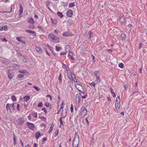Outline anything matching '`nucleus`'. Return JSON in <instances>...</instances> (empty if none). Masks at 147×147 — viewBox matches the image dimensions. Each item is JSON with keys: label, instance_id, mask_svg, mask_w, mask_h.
I'll use <instances>...</instances> for the list:
<instances>
[{"label": "nucleus", "instance_id": "46", "mask_svg": "<svg viewBox=\"0 0 147 147\" xmlns=\"http://www.w3.org/2000/svg\"><path fill=\"white\" fill-rule=\"evenodd\" d=\"M20 72L22 73V74H28V73L25 70H23L22 71H20Z\"/></svg>", "mask_w": 147, "mask_h": 147}, {"label": "nucleus", "instance_id": "18", "mask_svg": "<svg viewBox=\"0 0 147 147\" xmlns=\"http://www.w3.org/2000/svg\"><path fill=\"white\" fill-rule=\"evenodd\" d=\"M27 22L28 23L34 24L35 22L33 20V19L32 18H29L28 21Z\"/></svg>", "mask_w": 147, "mask_h": 147}, {"label": "nucleus", "instance_id": "34", "mask_svg": "<svg viewBox=\"0 0 147 147\" xmlns=\"http://www.w3.org/2000/svg\"><path fill=\"white\" fill-rule=\"evenodd\" d=\"M13 66L16 69H18L19 68V65L16 64H14Z\"/></svg>", "mask_w": 147, "mask_h": 147}, {"label": "nucleus", "instance_id": "57", "mask_svg": "<svg viewBox=\"0 0 147 147\" xmlns=\"http://www.w3.org/2000/svg\"><path fill=\"white\" fill-rule=\"evenodd\" d=\"M73 109H74V108H73V105L72 104H71V106L70 107L71 111V113L73 112Z\"/></svg>", "mask_w": 147, "mask_h": 147}, {"label": "nucleus", "instance_id": "41", "mask_svg": "<svg viewBox=\"0 0 147 147\" xmlns=\"http://www.w3.org/2000/svg\"><path fill=\"white\" fill-rule=\"evenodd\" d=\"M56 51H60L61 49V47H58L57 46H56Z\"/></svg>", "mask_w": 147, "mask_h": 147}, {"label": "nucleus", "instance_id": "16", "mask_svg": "<svg viewBox=\"0 0 147 147\" xmlns=\"http://www.w3.org/2000/svg\"><path fill=\"white\" fill-rule=\"evenodd\" d=\"M67 25L68 26H70L72 23V20L71 19H69L66 22Z\"/></svg>", "mask_w": 147, "mask_h": 147}, {"label": "nucleus", "instance_id": "25", "mask_svg": "<svg viewBox=\"0 0 147 147\" xmlns=\"http://www.w3.org/2000/svg\"><path fill=\"white\" fill-rule=\"evenodd\" d=\"M75 86L78 89V90H79V91L80 92H82V91H81L80 90L78 89V88H79V86H81L82 87V85H81L79 84H75Z\"/></svg>", "mask_w": 147, "mask_h": 147}, {"label": "nucleus", "instance_id": "7", "mask_svg": "<svg viewBox=\"0 0 147 147\" xmlns=\"http://www.w3.org/2000/svg\"><path fill=\"white\" fill-rule=\"evenodd\" d=\"M26 125L29 129L32 130L34 129L35 126L33 123L28 122L27 123Z\"/></svg>", "mask_w": 147, "mask_h": 147}, {"label": "nucleus", "instance_id": "28", "mask_svg": "<svg viewBox=\"0 0 147 147\" xmlns=\"http://www.w3.org/2000/svg\"><path fill=\"white\" fill-rule=\"evenodd\" d=\"M11 104L8 103L6 105V107L7 109V110H8V109H9L10 111H11V109L10 108Z\"/></svg>", "mask_w": 147, "mask_h": 147}, {"label": "nucleus", "instance_id": "31", "mask_svg": "<svg viewBox=\"0 0 147 147\" xmlns=\"http://www.w3.org/2000/svg\"><path fill=\"white\" fill-rule=\"evenodd\" d=\"M62 76L61 74H60L59 75V76L58 78V79L59 80V81L60 83L62 82Z\"/></svg>", "mask_w": 147, "mask_h": 147}, {"label": "nucleus", "instance_id": "50", "mask_svg": "<svg viewBox=\"0 0 147 147\" xmlns=\"http://www.w3.org/2000/svg\"><path fill=\"white\" fill-rule=\"evenodd\" d=\"M72 53L71 52H69V54L68 55V57L69 58H70L72 56Z\"/></svg>", "mask_w": 147, "mask_h": 147}, {"label": "nucleus", "instance_id": "37", "mask_svg": "<svg viewBox=\"0 0 147 147\" xmlns=\"http://www.w3.org/2000/svg\"><path fill=\"white\" fill-rule=\"evenodd\" d=\"M74 3H71L69 4V7H73L74 6Z\"/></svg>", "mask_w": 147, "mask_h": 147}, {"label": "nucleus", "instance_id": "35", "mask_svg": "<svg viewBox=\"0 0 147 147\" xmlns=\"http://www.w3.org/2000/svg\"><path fill=\"white\" fill-rule=\"evenodd\" d=\"M32 115L34 117H37V113L33 112L32 113Z\"/></svg>", "mask_w": 147, "mask_h": 147}, {"label": "nucleus", "instance_id": "40", "mask_svg": "<svg viewBox=\"0 0 147 147\" xmlns=\"http://www.w3.org/2000/svg\"><path fill=\"white\" fill-rule=\"evenodd\" d=\"M118 66L119 67L121 68H123V64L122 63H120Z\"/></svg>", "mask_w": 147, "mask_h": 147}, {"label": "nucleus", "instance_id": "30", "mask_svg": "<svg viewBox=\"0 0 147 147\" xmlns=\"http://www.w3.org/2000/svg\"><path fill=\"white\" fill-rule=\"evenodd\" d=\"M11 99L13 101H16L17 100L16 97L13 95L11 96Z\"/></svg>", "mask_w": 147, "mask_h": 147}, {"label": "nucleus", "instance_id": "24", "mask_svg": "<svg viewBox=\"0 0 147 147\" xmlns=\"http://www.w3.org/2000/svg\"><path fill=\"white\" fill-rule=\"evenodd\" d=\"M34 24L30 23L28 25V28L30 29H32L34 28Z\"/></svg>", "mask_w": 147, "mask_h": 147}, {"label": "nucleus", "instance_id": "19", "mask_svg": "<svg viewBox=\"0 0 147 147\" xmlns=\"http://www.w3.org/2000/svg\"><path fill=\"white\" fill-rule=\"evenodd\" d=\"M62 34L63 36H71V34H70L67 32H63Z\"/></svg>", "mask_w": 147, "mask_h": 147}, {"label": "nucleus", "instance_id": "22", "mask_svg": "<svg viewBox=\"0 0 147 147\" xmlns=\"http://www.w3.org/2000/svg\"><path fill=\"white\" fill-rule=\"evenodd\" d=\"M26 31L28 33H31L32 34H34V36H36L35 34H36L35 32L34 31H32L30 30H26Z\"/></svg>", "mask_w": 147, "mask_h": 147}, {"label": "nucleus", "instance_id": "27", "mask_svg": "<svg viewBox=\"0 0 147 147\" xmlns=\"http://www.w3.org/2000/svg\"><path fill=\"white\" fill-rule=\"evenodd\" d=\"M17 77L18 79L21 78L22 80L23 79V78L24 77V75L23 74H19L17 76Z\"/></svg>", "mask_w": 147, "mask_h": 147}, {"label": "nucleus", "instance_id": "10", "mask_svg": "<svg viewBox=\"0 0 147 147\" xmlns=\"http://www.w3.org/2000/svg\"><path fill=\"white\" fill-rule=\"evenodd\" d=\"M73 15V12L71 9H69L66 12V15L68 17H71Z\"/></svg>", "mask_w": 147, "mask_h": 147}, {"label": "nucleus", "instance_id": "45", "mask_svg": "<svg viewBox=\"0 0 147 147\" xmlns=\"http://www.w3.org/2000/svg\"><path fill=\"white\" fill-rule=\"evenodd\" d=\"M64 104V102L63 101H62V103H61V104L60 105V109H63V105Z\"/></svg>", "mask_w": 147, "mask_h": 147}, {"label": "nucleus", "instance_id": "26", "mask_svg": "<svg viewBox=\"0 0 147 147\" xmlns=\"http://www.w3.org/2000/svg\"><path fill=\"white\" fill-rule=\"evenodd\" d=\"M110 90L111 91V93L112 94V96L114 97H115L116 95L115 93L113 91V90L112 88H110Z\"/></svg>", "mask_w": 147, "mask_h": 147}, {"label": "nucleus", "instance_id": "62", "mask_svg": "<svg viewBox=\"0 0 147 147\" xmlns=\"http://www.w3.org/2000/svg\"><path fill=\"white\" fill-rule=\"evenodd\" d=\"M86 96H87V94H86L84 96H82L81 97L83 99H85L86 98Z\"/></svg>", "mask_w": 147, "mask_h": 147}, {"label": "nucleus", "instance_id": "33", "mask_svg": "<svg viewBox=\"0 0 147 147\" xmlns=\"http://www.w3.org/2000/svg\"><path fill=\"white\" fill-rule=\"evenodd\" d=\"M51 20L53 24H56L57 21L55 19H53L51 18Z\"/></svg>", "mask_w": 147, "mask_h": 147}, {"label": "nucleus", "instance_id": "38", "mask_svg": "<svg viewBox=\"0 0 147 147\" xmlns=\"http://www.w3.org/2000/svg\"><path fill=\"white\" fill-rule=\"evenodd\" d=\"M47 47L51 51V50H52V49H53V48L51 46L47 44Z\"/></svg>", "mask_w": 147, "mask_h": 147}, {"label": "nucleus", "instance_id": "20", "mask_svg": "<svg viewBox=\"0 0 147 147\" xmlns=\"http://www.w3.org/2000/svg\"><path fill=\"white\" fill-rule=\"evenodd\" d=\"M7 27L6 26L0 27V30L1 31L6 30L7 29Z\"/></svg>", "mask_w": 147, "mask_h": 147}, {"label": "nucleus", "instance_id": "15", "mask_svg": "<svg viewBox=\"0 0 147 147\" xmlns=\"http://www.w3.org/2000/svg\"><path fill=\"white\" fill-rule=\"evenodd\" d=\"M19 14L20 15H21L23 13V8L22 6V5L20 4L19 6Z\"/></svg>", "mask_w": 147, "mask_h": 147}, {"label": "nucleus", "instance_id": "12", "mask_svg": "<svg viewBox=\"0 0 147 147\" xmlns=\"http://www.w3.org/2000/svg\"><path fill=\"white\" fill-rule=\"evenodd\" d=\"M119 20L122 23H124L126 21L124 16L121 17L119 19Z\"/></svg>", "mask_w": 147, "mask_h": 147}, {"label": "nucleus", "instance_id": "36", "mask_svg": "<svg viewBox=\"0 0 147 147\" xmlns=\"http://www.w3.org/2000/svg\"><path fill=\"white\" fill-rule=\"evenodd\" d=\"M89 84H90V85L91 86H93V87H95V83L94 82H92L91 83H89Z\"/></svg>", "mask_w": 147, "mask_h": 147}, {"label": "nucleus", "instance_id": "44", "mask_svg": "<svg viewBox=\"0 0 147 147\" xmlns=\"http://www.w3.org/2000/svg\"><path fill=\"white\" fill-rule=\"evenodd\" d=\"M47 97L48 98H49L50 100L51 101L52 100V98L50 94H48L47 96Z\"/></svg>", "mask_w": 147, "mask_h": 147}, {"label": "nucleus", "instance_id": "21", "mask_svg": "<svg viewBox=\"0 0 147 147\" xmlns=\"http://www.w3.org/2000/svg\"><path fill=\"white\" fill-rule=\"evenodd\" d=\"M54 126V125L52 123L51 127H50L49 130L48 131V133H50L52 131L53 129V127Z\"/></svg>", "mask_w": 147, "mask_h": 147}, {"label": "nucleus", "instance_id": "32", "mask_svg": "<svg viewBox=\"0 0 147 147\" xmlns=\"http://www.w3.org/2000/svg\"><path fill=\"white\" fill-rule=\"evenodd\" d=\"M22 61L24 63H26L28 61V59L26 57H24L22 58Z\"/></svg>", "mask_w": 147, "mask_h": 147}, {"label": "nucleus", "instance_id": "4", "mask_svg": "<svg viewBox=\"0 0 147 147\" xmlns=\"http://www.w3.org/2000/svg\"><path fill=\"white\" fill-rule=\"evenodd\" d=\"M80 112V115L81 116L84 117L86 115L87 111L85 107L82 106L81 108Z\"/></svg>", "mask_w": 147, "mask_h": 147}, {"label": "nucleus", "instance_id": "11", "mask_svg": "<svg viewBox=\"0 0 147 147\" xmlns=\"http://www.w3.org/2000/svg\"><path fill=\"white\" fill-rule=\"evenodd\" d=\"M94 34L93 32L90 30L88 34L87 35V37L89 39L94 36Z\"/></svg>", "mask_w": 147, "mask_h": 147}, {"label": "nucleus", "instance_id": "1", "mask_svg": "<svg viewBox=\"0 0 147 147\" xmlns=\"http://www.w3.org/2000/svg\"><path fill=\"white\" fill-rule=\"evenodd\" d=\"M48 38L50 41L53 42L55 43L59 42V39L53 34H50L48 36Z\"/></svg>", "mask_w": 147, "mask_h": 147}, {"label": "nucleus", "instance_id": "14", "mask_svg": "<svg viewBox=\"0 0 147 147\" xmlns=\"http://www.w3.org/2000/svg\"><path fill=\"white\" fill-rule=\"evenodd\" d=\"M24 101L25 102H27L30 99V96H24L23 98Z\"/></svg>", "mask_w": 147, "mask_h": 147}, {"label": "nucleus", "instance_id": "43", "mask_svg": "<svg viewBox=\"0 0 147 147\" xmlns=\"http://www.w3.org/2000/svg\"><path fill=\"white\" fill-rule=\"evenodd\" d=\"M43 105L42 102H40L37 105V106L38 107H42Z\"/></svg>", "mask_w": 147, "mask_h": 147}, {"label": "nucleus", "instance_id": "56", "mask_svg": "<svg viewBox=\"0 0 147 147\" xmlns=\"http://www.w3.org/2000/svg\"><path fill=\"white\" fill-rule=\"evenodd\" d=\"M66 54V52H62L60 53V55H65Z\"/></svg>", "mask_w": 147, "mask_h": 147}, {"label": "nucleus", "instance_id": "48", "mask_svg": "<svg viewBox=\"0 0 147 147\" xmlns=\"http://www.w3.org/2000/svg\"><path fill=\"white\" fill-rule=\"evenodd\" d=\"M41 120L43 121H46V118L45 117H43L42 116V117H41Z\"/></svg>", "mask_w": 147, "mask_h": 147}, {"label": "nucleus", "instance_id": "8", "mask_svg": "<svg viewBox=\"0 0 147 147\" xmlns=\"http://www.w3.org/2000/svg\"><path fill=\"white\" fill-rule=\"evenodd\" d=\"M82 95L81 93H79L76 94V99L78 100V102L80 103L81 101Z\"/></svg>", "mask_w": 147, "mask_h": 147}, {"label": "nucleus", "instance_id": "63", "mask_svg": "<svg viewBox=\"0 0 147 147\" xmlns=\"http://www.w3.org/2000/svg\"><path fill=\"white\" fill-rule=\"evenodd\" d=\"M2 41L3 42H4V41H7V40L5 39V38H3L2 39Z\"/></svg>", "mask_w": 147, "mask_h": 147}, {"label": "nucleus", "instance_id": "52", "mask_svg": "<svg viewBox=\"0 0 147 147\" xmlns=\"http://www.w3.org/2000/svg\"><path fill=\"white\" fill-rule=\"evenodd\" d=\"M20 108V105L19 104H18L17 106L16 109L18 111H20V109H19Z\"/></svg>", "mask_w": 147, "mask_h": 147}, {"label": "nucleus", "instance_id": "29", "mask_svg": "<svg viewBox=\"0 0 147 147\" xmlns=\"http://www.w3.org/2000/svg\"><path fill=\"white\" fill-rule=\"evenodd\" d=\"M57 15H58V16L61 18H62L63 15L62 14V13L60 12H58L57 13Z\"/></svg>", "mask_w": 147, "mask_h": 147}, {"label": "nucleus", "instance_id": "59", "mask_svg": "<svg viewBox=\"0 0 147 147\" xmlns=\"http://www.w3.org/2000/svg\"><path fill=\"white\" fill-rule=\"evenodd\" d=\"M34 88L37 91L39 90V89L38 88L35 86H34Z\"/></svg>", "mask_w": 147, "mask_h": 147}, {"label": "nucleus", "instance_id": "23", "mask_svg": "<svg viewBox=\"0 0 147 147\" xmlns=\"http://www.w3.org/2000/svg\"><path fill=\"white\" fill-rule=\"evenodd\" d=\"M35 134V137L36 139H38L41 136V134L39 132H36Z\"/></svg>", "mask_w": 147, "mask_h": 147}, {"label": "nucleus", "instance_id": "5", "mask_svg": "<svg viewBox=\"0 0 147 147\" xmlns=\"http://www.w3.org/2000/svg\"><path fill=\"white\" fill-rule=\"evenodd\" d=\"M67 105L66 107L63 110V109L61 113V115L63 118H65L66 116L67 112Z\"/></svg>", "mask_w": 147, "mask_h": 147}, {"label": "nucleus", "instance_id": "51", "mask_svg": "<svg viewBox=\"0 0 147 147\" xmlns=\"http://www.w3.org/2000/svg\"><path fill=\"white\" fill-rule=\"evenodd\" d=\"M143 45V44L142 42H140V43L139 44V49H141L142 47V46Z\"/></svg>", "mask_w": 147, "mask_h": 147}, {"label": "nucleus", "instance_id": "6", "mask_svg": "<svg viewBox=\"0 0 147 147\" xmlns=\"http://www.w3.org/2000/svg\"><path fill=\"white\" fill-rule=\"evenodd\" d=\"M7 77L9 79H11L14 76L13 72L11 70H9L7 73Z\"/></svg>", "mask_w": 147, "mask_h": 147}, {"label": "nucleus", "instance_id": "60", "mask_svg": "<svg viewBox=\"0 0 147 147\" xmlns=\"http://www.w3.org/2000/svg\"><path fill=\"white\" fill-rule=\"evenodd\" d=\"M45 50L46 53L47 55H49V56H50V55H49V53H48V52H47V49H46L45 48Z\"/></svg>", "mask_w": 147, "mask_h": 147}, {"label": "nucleus", "instance_id": "58", "mask_svg": "<svg viewBox=\"0 0 147 147\" xmlns=\"http://www.w3.org/2000/svg\"><path fill=\"white\" fill-rule=\"evenodd\" d=\"M49 103H45V106H46L47 107H49Z\"/></svg>", "mask_w": 147, "mask_h": 147}, {"label": "nucleus", "instance_id": "9", "mask_svg": "<svg viewBox=\"0 0 147 147\" xmlns=\"http://www.w3.org/2000/svg\"><path fill=\"white\" fill-rule=\"evenodd\" d=\"M67 75L70 80L71 81V82L72 83H73V78L72 76V75H73L72 73L71 72H70V73L67 72Z\"/></svg>", "mask_w": 147, "mask_h": 147}, {"label": "nucleus", "instance_id": "3", "mask_svg": "<svg viewBox=\"0 0 147 147\" xmlns=\"http://www.w3.org/2000/svg\"><path fill=\"white\" fill-rule=\"evenodd\" d=\"M25 120L22 117H20L18 118L16 121V123L18 125H20L23 126V124L24 123Z\"/></svg>", "mask_w": 147, "mask_h": 147}, {"label": "nucleus", "instance_id": "13", "mask_svg": "<svg viewBox=\"0 0 147 147\" xmlns=\"http://www.w3.org/2000/svg\"><path fill=\"white\" fill-rule=\"evenodd\" d=\"M120 101H118V100H117V99L115 104V108L117 109H119L120 108Z\"/></svg>", "mask_w": 147, "mask_h": 147}, {"label": "nucleus", "instance_id": "64", "mask_svg": "<svg viewBox=\"0 0 147 147\" xmlns=\"http://www.w3.org/2000/svg\"><path fill=\"white\" fill-rule=\"evenodd\" d=\"M33 147H38L37 144L36 143H34L33 146Z\"/></svg>", "mask_w": 147, "mask_h": 147}, {"label": "nucleus", "instance_id": "54", "mask_svg": "<svg viewBox=\"0 0 147 147\" xmlns=\"http://www.w3.org/2000/svg\"><path fill=\"white\" fill-rule=\"evenodd\" d=\"M98 71H94V75H95L97 77H99L98 76H97V73H98Z\"/></svg>", "mask_w": 147, "mask_h": 147}, {"label": "nucleus", "instance_id": "2", "mask_svg": "<svg viewBox=\"0 0 147 147\" xmlns=\"http://www.w3.org/2000/svg\"><path fill=\"white\" fill-rule=\"evenodd\" d=\"M77 134H76L75 138L73 141L72 146L73 147H78L79 143V136L78 134L76 135Z\"/></svg>", "mask_w": 147, "mask_h": 147}, {"label": "nucleus", "instance_id": "61", "mask_svg": "<svg viewBox=\"0 0 147 147\" xmlns=\"http://www.w3.org/2000/svg\"><path fill=\"white\" fill-rule=\"evenodd\" d=\"M16 39L19 41H21L22 42H23V41L21 40L19 37H17L16 38Z\"/></svg>", "mask_w": 147, "mask_h": 147}, {"label": "nucleus", "instance_id": "49", "mask_svg": "<svg viewBox=\"0 0 147 147\" xmlns=\"http://www.w3.org/2000/svg\"><path fill=\"white\" fill-rule=\"evenodd\" d=\"M125 34L123 33L121 35V38L123 39L125 38Z\"/></svg>", "mask_w": 147, "mask_h": 147}, {"label": "nucleus", "instance_id": "17", "mask_svg": "<svg viewBox=\"0 0 147 147\" xmlns=\"http://www.w3.org/2000/svg\"><path fill=\"white\" fill-rule=\"evenodd\" d=\"M35 50L39 53H42V49L40 47H36L35 48Z\"/></svg>", "mask_w": 147, "mask_h": 147}, {"label": "nucleus", "instance_id": "47", "mask_svg": "<svg viewBox=\"0 0 147 147\" xmlns=\"http://www.w3.org/2000/svg\"><path fill=\"white\" fill-rule=\"evenodd\" d=\"M14 104L15 103H12L11 104V109L13 110H14L15 109L14 108Z\"/></svg>", "mask_w": 147, "mask_h": 147}, {"label": "nucleus", "instance_id": "42", "mask_svg": "<svg viewBox=\"0 0 147 147\" xmlns=\"http://www.w3.org/2000/svg\"><path fill=\"white\" fill-rule=\"evenodd\" d=\"M59 121L60 123V125H63V121L62 120V117H61L60 119H59Z\"/></svg>", "mask_w": 147, "mask_h": 147}, {"label": "nucleus", "instance_id": "53", "mask_svg": "<svg viewBox=\"0 0 147 147\" xmlns=\"http://www.w3.org/2000/svg\"><path fill=\"white\" fill-rule=\"evenodd\" d=\"M96 81L99 83L100 82L101 80L99 78V77H97V78L96 80Z\"/></svg>", "mask_w": 147, "mask_h": 147}, {"label": "nucleus", "instance_id": "55", "mask_svg": "<svg viewBox=\"0 0 147 147\" xmlns=\"http://www.w3.org/2000/svg\"><path fill=\"white\" fill-rule=\"evenodd\" d=\"M42 109L45 112V113L46 114V113H47V110L45 107H43Z\"/></svg>", "mask_w": 147, "mask_h": 147}, {"label": "nucleus", "instance_id": "39", "mask_svg": "<svg viewBox=\"0 0 147 147\" xmlns=\"http://www.w3.org/2000/svg\"><path fill=\"white\" fill-rule=\"evenodd\" d=\"M58 133H59V130L58 129H56V130L55 132L54 136L55 137L57 136L58 134Z\"/></svg>", "mask_w": 147, "mask_h": 147}]
</instances>
